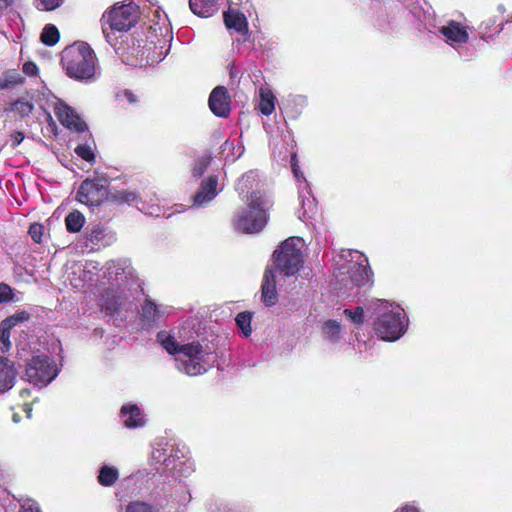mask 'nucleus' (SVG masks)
Listing matches in <instances>:
<instances>
[{"instance_id": "f257e3e1", "label": "nucleus", "mask_w": 512, "mask_h": 512, "mask_svg": "<svg viewBox=\"0 0 512 512\" xmlns=\"http://www.w3.org/2000/svg\"><path fill=\"white\" fill-rule=\"evenodd\" d=\"M104 277L109 287L101 297V306L113 314L132 303L134 293L140 285L134 275V270L126 261H111L106 265Z\"/></svg>"}, {"instance_id": "f03ea898", "label": "nucleus", "mask_w": 512, "mask_h": 512, "mask_svg": "<svg viewBox=\"0 0 512 512\" xmlns=\"http://www.w3.org/2000/svg\"><path fill=\"white\" fill-rule=\"evenodd\" d=\"M157 340L169 354L177 355L175 358L176 368L186 375H201L212 367L215 361L212 350L208 346L203 347L199 342L181 345L173 336L164 331L157 334Z\"/></svg>"}, {"instance_id": "7ed1b4c3", "label": "nucleus", "mask_w": 512, "mask_h": 512, "mask_svg": "<svg viewBox=\"0 0 512 512\" xmlns=\"http://www.w3.org/2000/svg\"><path fill=\"white\" fill-rule=\"evenodd\" d=\"M335 264L336 289L348 290L367 284L371 270L367 257L357 250H341L333 257Z\"/></svg>"}, {"instance_id": "20e7f679", "label": "nucleus", "mask_w": 512, "mask_h": 512, "mask_svg": "<svg viewBox=\"0 0 512 512\" xmlns=\"http://www.w3.org/2000/svg\"><path fill=\"white\" fill-rule=\"evenodd\" d=\"M61 63L66 74L80 82H94L100 75L96 55L85 42L66 47L62 51Z\"/></svg>"}, {"instance_id": "39448f33", "label": "nucleus", "mask_w": 512, "mask_h": 512, "mask_svg": "<svg viewBox=\"0 0 512 512\" xmlns=\"http://www.w3.org/2000/svg\"><path fill=\"white\" fill-rule=\"evenodd\" d=\"M376 312L374 330L385 341L398 340L407 330L408 318L403 308L385 300L372 301Z\"/></svg>"}, {"instance_id": "423d86ee", "label": "nucleus", "mask_w": 512, "mask_h": 512, "mask_svg": "<svg viewBox=\"0 0 512 512\" xmlns=\"http://www.w3.org/2000/svg\"><path fill=\"white\" fill-rule=\"evenodd\" d=\"M247 208L238 211L233 219L235 230L254 234L263 230L268 221V210L272 201L260 191H254L246 198Z\"/></svg>"}, {"instance_id": "0eeeda50", "label": "nucleus", "mask_w": 512, "mask_h": 512, "mask_svg": "<svg viewBox=\"0 0 512 512\" xmlns=\"http://www.w3.org/2000/svg\"><path fill=\"white\" fill-rule=\"evenodd\" d=\"M140 17V9L137 4L132 1L128 3H117L104 12L101 18L102 31L106 41L114 44L115 38L112 33L107 31V26L111 31L126 32L134 27Z\"/></svg>"}, {"instance_id": "6e6552de", "label": "nucleus", "mask_w": 512, "mask_h": 512, "mask_svg": "<svg viewBox=\"0 0 512 512\" xmlns=\"http://www.w3.org/2000/svg\"><path fill=\"white\" fill-rule=\"evenodd\" d=\"M303 240L300 237H289L274 251L273 259L277 270L289 277L295 275L303 265Z\"/></svg>"}, {"instance_id": "1a4fd4ad", "label": "nucleus", "mask_w": 512, "mask_h": 512, "mask_svg": "<svg viewBox=\"0 0 512 512\" xmlns=\"http://www.w3.org/2000/svg\"><path fill=\"white\" fill-rule=\"evenodd\" d=\"M58 372L55 361L47 355L32 357L26 366L27 379L36 386H46Z\"/></svg>"}, {"instance_id": "9d476101", "label": "nucleus", "mask_w": 512, "mask_h": 512, "mask_svg": "<svg viewBox=\"0 0 512 512\" xmlns=\"http://www.w3.org/2000/svg\"><path fill=\"white\" fill-rule=\"evenodd\" d=\"M109 179L104 175H96L95 178L85 179L78 191L77 200L88 206H99L110 196L108 192Z\"/></svg>"}, {"instance_id": "9b49d317", "label": "nucleus", "mask_w": 512, "mask_h": 512, "mask_svg": "<svg viewBox=\"0 0 512 512\" xmlns=\"http://www.w3.org/2000/svg\"><path fill=\"white\" fill-rule=\"evenodd\" d=\"M54 112L60 123L68 129L76 132H84L87 130L86 123L72 108L63 102L59 101L55 104Z\"/></svg>"}, {"instance_id": "f8f14e48", "label": "nucleus", "mask_w": 512, "mask_h": 512, "mask_svg": "<svg viewBox=\"0 0 512 512\" xmlns=\"http://www.w3.org/2000/svg\"><path fill=\"white\" fill-rule=\"evenodd\" d=\"M218 184V177L210 175L202 180L198 191L193 196V205L202 207L211 202L221 191Z\"/></svg>"}, {"instance_id": "ddd939ff", "label": "nucleus", "mask_w": 512, "mask_h": 512, "mask_svg": "<svg viewBox=\"0 0 512 512\" xmlns=\"http://www.w3.org/2000/svg\"><path fill=\"white\" fill-rule=\"evenodd\" d=\"M168 306L157 305L151 299H146L141 309V320L147 327L158 326L162 319L168 315Z\"/></svg>"}, {"instance_id": "4468645a", "label": "nucleus", "mask_w": 512, "mask_h": 512, "mask_svg": "<svg viewBox=\"0 0 512 512\" xmlns=\"http://www.w3.org/2000/svg\"><path fill=\"white\" fill-rule=\"evenodd\" d=\"M209 108L218 117L226 118L230 113V99L223 86L214 88L209 96Z\"/></svg>"}, {"instance_id": "2eb2a0df", "label": "nucleus", "mask_w": 512, "mask_h": 512, "mask_svg": "<svg viewBox=\"0 0 512 512\" xmlns=\"http://www.w3.org/2000/svg\"><path fill=\"white\" fill-rule=\"evenodd\" d=\"M439 32L445 38L446 43L455 47L468 41V33L460 23L449 21L447 25L440 28Z\"/></svg>"}, {"instance_id": "dca6fc26", "label": "nucleus", "mask_w": 512, "mask_h": 512, "mask_svg": "<svg viewBox=\"0 0 512 512\" xmlns=\"http://www.w3.org/2000/svg\"><path fill=\"white\" fill-rule=\"evenodd\" d=\"M17 375L18 371L14 362L0 356V394L6 393L13 388Z\"/></svg>"}, {"instance_id": "f3484780", "label": "nucleus", "mask_w": 512, "mask_h": 512, "mask_svg": "<svg viewBox=\"0 0 512 512\" xmlns=\"http://www.w3.org/2000/svg\"><path fill=\"white\" fill-rule=\"evenodd\" d=\"M120 417L124 426L130 429L143 427L146 422L142 410L135 404L123 405Z\"/></svg>"}, {"instance_id": "a211bd4d", "label": "nucleus", "mask_w": 512, "mask_h": 512, "mask_svg": "<svg viewBox=\"0 0 512 512\" xmlns=\"http://www.w3.org/2000/svg\"><path fill=\"white\" fill-rule=\"evenodd\" d=\"M262 301L266 306L277 302L276 274L272 269H266L262 283Z\"/></svg>"}, {"instance_id": "6ab92c4d", "label": "nucleus", "mask_w": 512, "mask_h": 512, "mask_svg": "<svg viewBox=\"0 0 512 512\" xmlns=\"http://www.w3.org/2000/svg\"><path fill=\"white\" fill-rule=\"evenodd\" d=\"M219 0H189L190 10L197 16L208 18L218 11Z\"/></svg>"}, {"instance_id": "aec40b11", "label": "nucleus", "mask_w": 512, "mask_h": 512, "mask_svg": "<svg viewBox=\"0 0 512 512\" xmlns=\"http://www.w3.org/2000/svg\"><path fill=\"white\" fill-rule=\"evenodd\" d=\"M224 21L228 28L235 29L239 33H246L248 31V23L245 15L238 10L229 9L224 13Z\"/></svg>"}, {"instance_id": "412c9836", "label": "nucleus", "mask_w": 512, "mask_h": 512, "mask_svg": "<svg viewBox=\"0 0 512 512\" xmlns=\"http://www.w3.org/2000/svg\"><path fill=\"white\" fill-rule=\"evenodd\" d=\"M299 198L301 199L302 212H299L298 218L300 220L311 218L313 214L316 212V202L315 198L312 197L310 193L309 187L305 189L299 187Z\"/></svg>"}, {"instance_id": "4be33fe9", "label": "nucleus", "mask_w": 512, "mask_h": 512, "mask_svg": "<svg viewBox=\"0 0 512 512\" xmlns=\"http://www.w3.org/2000/svg\"><path fill=\"white\" fill-rule=\"evenodd\" d=\"M24 77L15 69H10L2 73L0 76V89L8 90L22 84Z\"/></svg>"}, {"instance_id": "5701e85b", "label": "nucleus", "mask_w": 512, "mask_h": 512, "mask_svg": "<svg viewBox=\"0 0 512 512\" xmlns=\"http://www.w3.org/2000/svg\"><path fill=\"white\" fill-rule=\"evenodd\" d=\"M324 338L331 342L337 343L341 338V324L336 320H328L322 326Z\"/></svg>"}, {"instance_id": "b1692460", "label": "nucleus", "mask_w": 512, "mask_h": 512, "mask_svg": "<svg viewBox=\"0 0 512 512\" xmlns=\"http://www.w3.org/2000/svg\"><path fill=\"white\" fill-rule=\"evenodd\" d=\"M259 110L267 116L275 110V96L269 89H260Z\"/></svg>"}, {"instance_id": "393cba45", "label": "nucleus", "mask_w": 512, "mask_h": 512, "mask_svg": "<svg viewBox=\"0 0 512 512\" xmlns=\"http://www.w3.org/2000/svg\"><path fill=\"white\" fill-rule=\"evenodd\" d=\"M258 174L255 171H249L245 173L237 182L236 190L240 195L248 193V191L254 188L258 181Z\"/></svg>"}, {"instance_id": "a878e982", "label": "nucleus", "mask_w": 512, "mask_h": 512, "mask_svg": "<svg viewBox=\"0 0 512 512\" xmlns=\"http://www.w3.org/2000/svg\"><path fill=\"white\" fill-rule=\"evenodd\" d=\"M119 473L116 468L103 466L98 475V481L103 486H112L118 479Z\"/></svg>"}, {"instance_id": "bb28decb", "label": "nucleus", "mask_w": 512, "mask_h": 512, "mask_svg": "<svg viewBox=\"0 0 512 512\" xmlns=\"http://www.w3.org/2000/svg\"><path fill=\"white\" fill-rule=\"evenodd\" d=\"M85 223V218L79 211H74L66 216L65 224L69 232H79Z\"/></svg>"}, {"instance_id": "cd10ccee", "label": "nucleus", "mask_w": 512, "mask_h": 512, "mask_svg": "<svg viewBox=\"0 0 512 512\" xmlns=\"http://www.w3.org/2000/svg\"><path fill=\"white\" fill-rule=\"evenodd\" d=\"M59 31L53 24H47L41 33V41L47 46H54L59 41Z\"/></svg>"}, {"instance_id": "c85d7f7f", "label": "nucleus", "mask_w": 512, "mask_h": 512, "mask_svg": "<svg viewBox=\"0 0 512 512\" xmlns=\"http://www.w3.org/2000/svg\"><path fill=\"white\" fill-rule=\"evenodd\" d=\"M109 198L116 203L131 204L138 200V195L133 191L121 190L110 193Z\"/></svg>"}, {"instance_id": "c756f323", "label": "nucleus", "mask_w": 512, "mask_h": 512, "mask_svg": "<svg viewBox=\"0 0 512 512\" xmlns=\"http://www.w3.org/2000/svg\"><path fill=\"white\" fill-rule=\"evenodd\" d=\"M251 318L252 316L249 312H241L235 318L237 326L241 329L245 337L251 334Z\"/></svg>"}, {"instance_id": "7c9ffc66", "label": "nucleus", "mask_w": 512, "mask_h": 512, "mask_svg": "<svg viewBox=\"0 0 512 512\" xmlns=\"http://www.w3.org/2000/svg\"><path fill=\"white\" fill-rule=\"evenodd\" d=\"M211 162V156L210 155H203L197 159V161L194 164V167L192 169V175L195 178L201 177L207 168L209 167Z\"/></svg>"}, {"instance_id": "2f4dec72", "label": "nucleus", "mask_w": 512, "mask_h": 512, "mask_svg": "<svg viewBox=\"0 0 512 512\" xmlns=\"http://www.w3.org/2000/svg\"><path fill=\"white\" fill-rule=\"evenodd\" d=\"M11 110L21 117L28 116L33 110V104L24 99L16 100L11 107Z\"/></svg>"}, {"instance_id": "473e14b6", "label": "nucleus", "mask_w": 512, "mask_h": 512, "mask_svg": "<svg viewBox=\"0 0 512 512\" xmlns=\"http://www.w3.org/2000/svg\"><path fill=\"white\" fill-rule=\"evenodd\" d=\"M151 204L149 206L146 205V202L143 200L137 201L136 207L147 215H155L158 216L160 213V207L157 204V199L151 198Z\"/></svg>"}, {"instance_id": "72a5a7b5", "label": "nucleus", "mask_w": 512, "mask_h": 512, "mask_svg": "<svg viewBox=\"0 0 512 512\" xmlns=\"http://www.w3.org/2000/svg\"><path fill=\"white\" fill-rule=\"evenodd\" d=\"M125 512H158V510L149 503L134 501L127 505Z\"/></svg>"}, {"instance_id": "f704fd0d", "label": "nucleus", "mask_w": 512, "mask_h": 512, "mask_svg": "<svg viewBox=\"0 0 512 512\" xmlns=\"http://www.w3.org/2000/svg\"><path fill=\"white\" fill-rule=\"evenodd\" d=\"M344 314L356 325H361L364 321V311L362 307H357L355 310L345 309Z\"/></svg>"}, {"instance_id": "c9c22d12", "label": "nucleus", "mask_w": 512, "mask_h": 512, "mask_svg": "<svg viewBox=\"0 0 512 512\" xmlns=\"http://www.w3.org/2000/svg\"><path fill=\"white\" fill-rule=\"evenodd\" d=\"M116 98L120 102H127L131 105H137L139 103L138 96L128 89L117 92Z\"/></svg>"}, {"instance_id": "e433bc0d", "label": "nucleus", "mask_w": 512, "mask_h": 512, "mask_svg": "<svg viewBox=\"0 0 512 512\" xmlns=\"http://www.w3.org/2000/svg\"><path fill=\"white\" fill-rule=\"evenodd\" d=\"M75 153L85 161L92 163L95 160V154L89 145H79L75 148Z\"/></svg>"}, {"instance_id": "4c0bfd02", "label": "nucleus", "mask_w": 512, "mask_h": 512, "mask_svg": "<svg viewBox=\"0 0 512 512\" xmlns=\"http://www.w3.org/2000/svg\"><path fill=\"white\" fill-rule=\"evenodd\" d=\"M63 0H35V5L39 10L52 11L58 8Z\"/></svg>"}, {"instance_id": "58836bf2", "label": "nucleus", "mask_w": 512, "mask_h": 512, "mask_svg": "<svg viewBox=\"0 0 512 512\" xmlns=\"http://www.w3.org/2000/svg\"><path fill=\"white\" fill-rule=\"evenodd\" d=\"M163 463L166 465V467H169L172 465V469H175L179 472L182 471V466H185V473L189 474L192 471V464L186 463L184 461H179L178 463H175L174 458L168 457L163 460Z\"/></svg>"}, {"instance_id": "ea45409f", "label": "nucleus", "mask_w": 512, "mask_h": 512, "mask_svg": "<svg viewBox=\"0 0 512 512\" xmlns=\"http://www.w3.org/2000/svg\"><path fill=\"white\" fill-rule=\"evenodd\" d=\"M297 160H296V154L292 155L291 157V166H292V171H293V174H294V177L296 178V180L300 183V182H303L304 184V187L302 189H305V188H308L309 185L303 175V173L301 172L299 166L297 165Z\"/></svg>"}, {"instance_id": "a19ab883", "label": "nucleus", "mask_w": 512, "mask_h": 512, "mask_svg": "<svg viewBox=\"0 0 512 512\" xmlns=\"http://www.w3.org/2000/svg\"><path fill=\"white\" fill-rule=\"evenodd\" d=\"M29 318V315L25 312H20V313H16L14 315H12L11 317L3 320L2 322L4 323V325H8V327H14L16 326L18 323H21L25 320H27Z\"/></svg>"}, {"instance_id": "79ce46f5", "label": "nucleus", "mask_w": 512, "mask_h": 512, "mask_svg": "<svg viewBox=\"0 0 512 512\" xmlns=\"http://www.w3.org/2000/svg\"><path fill=\"white\" fill-rule=\"evenodd\" d=\"M10 329L11 327H8V325H4V323H1L0 326V342L3 344V347L8 350L11 346L10 343Z\"/></svg>"}, {"instance_id": "37998d69", "label": "nucleus", "mask_w": 512, "mask_h": 512, "mask_svg": "<svg viewBox=\"0 0 512 512\" xmlns=\"http://www.w3.org/2000/svg\"><path fill=\"white\" fill-rule=\"evenodd\" d=\"M13 298L12 288L5 284L0 283V304L11 301Z\"/></svg>"}, {"instance_id": "c03bdc74", "label": "nucleus", "mask_w": 512, "mask_h": 512, "mask_svg": "<svg viewBox=\"0 0 512 512\" xmlns=\"http://www.w3.org/2000/svg\"><path fill=\"white\" fill-rule=\"evenodd\" d=\"M43 234V227L40 224L34 223L29 228V235L36 243L41 242V237Z\"/></svg>"}, {"instance_id": "a18cd8bd", "label": "nucleus", "mask_w": 512, "mask_h": 512, "mask_svg": "<svg viewBox=\"0 0 512 512\" xmlns=\"http://www.w3.org/2000/svg\"><path fill=\"white\" fill-rule=\"evenodd\" d=\"M20 512H41L37 503L31 499H26L21 503Z\"/></svg>"}, {"instance_id": "49530a36", "label": "nucleus", "mask_w": 512, "mask_h": 512, "mask_svg": "<svg viewBox=\"0 0 512 512\" xmlns=\"http://www.w3.org/2000/svg\"><path fill=\"white\" fill-rule=\"evenodd\" d=\"M23 72L27 75V76H34L37 74L38 72V68L36 66L35 63L33 62H26L24 65H23Z\"/></svg>"}, {"instance_id": "de8ad7c7", "label": "nucleus", "mask_w": 512, "mask_h": 512, "mask_svg": "<svg viewBox=\"0 0 512 512\" xmlns=\"http://www.w3.org/2000/svg\"><path fill=\"white\" fill-rule=\"evenodd\" d=\"M395 512H419V510L413 505H405L403 508Z\"/></svg>"}, {"instance_id": "09e8293b", "label": "nucleus", "mask_w": 512, "mask_h": 512, "mask_svg": "<svg viewBox=\"0 0 512 512\" xmlns=\"http://www.w3.org/2000/svg\"><path fill=\"white\" fill-rule=\"evenodd\" d=\"M14 0H0V10H5L13 4Z\"/></svg>"}, {"instance_id": "8fccbe9b", "label": "nucleus", "mask_w": 512, "mask_h": 512, "mask_svg": "<svg viewBox=\"0 0 512 512\" xmlns=\"http://www.w3.org/2000/svg\"><path fill=\"white\" fill-rule=\"evenodd\" d=\"M160 457H161V451L160 450H155L153 452V458L160 459Z\"/></svg>"}, {"instance_id": "3c124183", "label": "nucleus", "mask_w": 512, "mask_h": 512, "mask_svg": "<svg viewBox=\"0 0 512 512\" xmlns=\"http://www.w3.org/2000/svg\"><path fill=\"white\" fill-rule=\"evenodd\" d=\"M243 152V148L241 146H239V156L242 154Z\"/></svg>"}, {"instance_id": "603ef678", "label": "nucleus", "mask_w": 512, "mask_h": 512, "mask_svg": "<svg viewBox=\"0 0 512 512\" xmlns=\"http://www.w3.org/2000/svg\"><path fill=\"white\" fill-rule=\"evenodd\" d=\"M228 145H230V144H229V142H228V141H226V142L224 143V149H226Z\"/></svg>"}, {"instance_id": "864d4df0", "label": "nucleus", "mask_w": 512, "mask_h": 512, "mask_svg": "<svg viewBox=\"0 0 512 512\" xmlns=\"http://www.w3.org/2000/svg\"><path fill=\"white\" fill-rule=\"evenodd\" d=\"M89 266H91L93 269H96V268H97V266H96V265H94L93 263H90V264H89Z\"/></svg>"}, {"instance_id": "5fc2aeb1", "label": "nucleus", "mask_w": 512, "mask_h": 512, "mask_svg": "<svg viewBox=\"0 0 512 512\" xmlns=\"http://www.w3.org/2000/svg\"><path fill=\"white\" fill-rule=\"evenodd\" d=\"M79 272H80V273L85 274L86 270H85V269H80V268H79Z\"/></svg>"}, {"instance_id": "6e6d98bb", "label": "nucleus", "mask_w": 512, "mask_h": 512, "mask_svg": "<svg viewBox=\"0 0 512 512\" xmlns=\"http://www.w3.org/2000/svg\"><path fill=\"white\" fill-rule=\"evenodd\" d=\"M13 420H14L15 422H17V421H18V419H17L16 415H14V416H13Z\"/></svg>"}, {"instance_id": "4d7b16f0", "label": "nucleus", "mask_w": 512, "mask_h": 512, "mask_svg": "<svg viewBox=\"0 0 512 512\" xmlns=\"http://www.w3.org/2000/svg\"><path fill=\"white\" fill-rule=\"evenodd\" d=\"M228 1H229L230 5L234 4L233 0H228Z\"/></svg>"}]
</instances>
